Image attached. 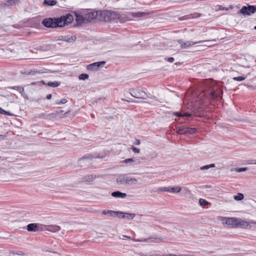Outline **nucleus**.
Listing matches in <instances>:
<instances>
[{
    "mask_svg": "<svg viewBox=\"0 0 256 256\" xmlns=\"http://www.w3.org/2000/svg\"><path fill=\"white\" fill-rule=\"evenodd\" d=\"M73 20V16L70 14H67L60 18H44L42 24L48 28H62L70 24Z\"/></svg>",
    "mask_w": 256,
    "mask_h": 256,
    "instance_id": "obj_1",
    "label": "nucleus"
},
{
    "mask_svg": "<svg viewBox=\"0 0 256 256\" xmlns=\"http://www.w3.org/2000/svg\"><path fill=\"white\" fill-rule=\"evenodd\" d=\"M99 13L105 15L110 14V12L104 11L102 14L101 11H94L92 10H82L81 12H75L76 20L80 24L82 23H87L96 18Z\"/></svg>",
    "mask_w": 256,
    "mask_h": 256,
    "instance_id": "obj_2",
    "label": "nucleus"
},
{
    "mask_svg": "<svg viewBox=\"0 0 256 256\" xmlns=\"http://www.w3.org/2000/svg\"><path fill=\"white\" fill-rule=\"evenodd\" d=\"M256 12V6L247 4L243 6L240 12L244 16H250Z\"/></svg>",
    "mask_w": 256,
    "mask_h": 256,
    "instance_id": "obj_3",
    "label": "nucleus"
},
{
    "mask_svg": "<svg viewBox=\"0 0 256 256\" xmlns=\"http://www.w3.org/2000/svg\"><path fill=\"white\" fill-rule=\"evenodd\" d=\"M130 93L132 96L136 98L146 99L148 97L144 91L140 89H132Z\"/></svg>",
    "mask_w": 256,
    "mask_h": 256,
    "instance_id": "obj_4",
    "label": "nucleus"
},
{
    "mask_svg": "<svg viewBox=\"0 0 256 256\" xmlns=\"http://www.w3.org/2000/svg\"><path fill=\"white\" fill-rule=\"evenodd\" d=\"M128 16L132 17L136 20H141L148 18L150 16V14L145 12H131L129 14Z\"/></svg>",
    "mask_w": 256,
    "mask_h": 256,
    "instance_id": "obj_5",
    "label": "nucleus"
},
{
    "mask_svg": "<svg viewBox=\"0 0 256 256\" xmlns=\"http://www.w3.org/2000/svg\"><path fill=\"white\" fill-rule=\"evenodd\" d=\"M203 42H204V40H200L198 42H193L192 40L184 42L182 40H178V42L179 44H180V48L182 49L186 48L196 44H201Z\"/></svg>",
    "mask_w": 256,
    "mask_h": 256,
    "instance_id": "obj_6",
    "label": "nucleus"
},
{
    "mask_svg": "<svg viewBox=\"0 0 256 256\" xmlns=\"http://www.w3.org/2000/svg\"><path fill=\"white\" fill-rule=\"evenodd\" d=\"M123 237L126 238L128 239L132 240L134 242H159L160 241V238H154L152 237H150L148 238H142V239H133L130 236L124 235Z\"/></svg>",
    "mask_w": 256,
    "mask_h": 256,
    "instance_id": "obj_7",
    "label": "nucleus"
},
{
    "mask_svg": "<svg viewBox=\"0 0 256 256\" xmlns=\"http://www.w3.org/2000/svg\"><path fill=\"white\" fill-rule=\"evenodd\" d=\"M105 64L106 62L104 61L94 62L88 64L87 66V68L90 70H98L100 67L103 66Z\"/></svg>",
    "mask_w": 256,
    "mask_h": 256,
    "instance_id": "obj_8",
    "label": "nucleus"
},
{
    "mask_svg": "<svg viewBox=\"0 0 256 256\" xmlns=\"http://www.w3.org/2000/svg\"><path fill=\"white\" fill-rule=\"evenodd\" d=\"M224 223L232 227H238V218H228L224 220Z\"/></svg>",
    "mask_w": 256,
    "mask_h": 256,
    "instance_id": "obj_9",
    "label": "nucleus"
},
{
    "mask_svg": "<svg viewBox=\"0 0 256 256\" xmlns=\"http://www.w3.org/2000/svg\"><path fill=\"white\" fill-rule=\"evenodd\" d=\"M45 230L49 232H58L60 230V227L57 225H48L44 226V228H42V230Z\"/></svg>",
    "mask_w": 256,
    "mask_h": 256,
    "instance_id": "obj_10",
    "label": "nucleus"
},
{
    "mask_svg": "<svg viewBox=\"0 0 256 256\" xmlns=\"http://www.w3.org/2000/svg\"><path fill=\"white\" fill-rule=\"evenodd\" d=\"M112 196L116 198H124L126 197V194L117 190L111 194Z\"/></svg>",
    "mask_w": 256,
    "mask_h": 256,
    "instance_id": "obj_11",
    "label": "nucleus"
},
{
    "mask_svg": "<svg viewBox=\"0 0 256 256\" xmlns=\"http://www.w3.org/2000/svg\"><path fill=\"white\" fill-rule=\"evenodd\" d=\"M27 230L28 232H36L39 230L38 224L36 223H32L27 226Z\"/></svg>",
    "mask_w": 256,
    "mask_h": 256,
    "instance_id": "obj_12",
    "label": "nucleus"
},
{
    "mask_svg": "<svg viewBox=\"0 0 256 256\" xmlns=\"http://www.w3.org/2000/svg\"><path fill=\"white\" fill-rule=\"evenodd\" d=\"M126 184L135 185L138 183V180L134 177L126 176Z\"/></svg>",
    "mask_w": 256,
    "mask_h": 256,
    "instance_id": "obj_13",
    "label": "nucleus"
},
{
    "mask_svg": "<svg viewBox=\"0 0 256 256\" xmlns=\"http://www.w3.org/2000/svg\"><path fill=\"white\" fill-rule=\"evenodd\" d=\"M102 214L104 215H108L112 217H116L118 215V212L112 210H102Z\"/></svg>",
    "mask_w": 256,
    "mask_h": 256,
    "instance_id": "obj_14",
    "label": "nucleus"
},
{
    "mask_svg": "<svg viewBox=\"0 0 256 256\" xmlns=\"http://www.w3.org/2000/svg\"><path fill=\"white\" fill-rule=\"evenodd\" d=\"M126 176L120 175L117 178L116 181L118 184H126Z\"/></svg>",
    "mask_w": 256,
    "mask_h": 256,
    "instance_id": "obj_15",
    "label": "nucleus"
},
{
    "mask_svg": "<svg viewBox=\"0 0 256 256\" xmlns=\"http://www.w3.org/2000/svg\"><path fill=\"white\" fill-rule=\"evenodd\" d=\"M96 177V176L92 174L88 175V176H86L82 178L81 182H90L93 181L95 179Z\"/></svg>",
    "mask_w": 256,
    "mask_h": 256,
    "instance_id": "obj_16",
    "label": "nucleus"
},
{
    "mask_svg": "<svg viewBox=\"0 0 256 256\" xmlns=\"http://www.w3.org/2000/svg\"><path fill=\"white\" fill-rule=\"evenodd\" d=\"M249 226V223L244 220L238 218V227L246 228Z\"/></svg>",
    "mask_w": 256,
    "mask_h": 256,
    "instance_id": "obj_17",
    "label": "nucleus"
},
{
    "mask_svg": "<svg viewBox=\"0 0 256 256\" xmlns=\"http://www.w3.org/2000/svg\"><path fill=\"white\" fill-rule=\"evenodd\" d=\"M9 89H13L18 90L22 96H23V93L24 92V88L20 86H10L8 87Z\"/></svg>",
    "mask_w": 256,
    "mask_h": 256,
    "instance_id": "obj_18",
    "label": "nucleus"
},
{
    "mask_svg": "<svg viewBox=\"0 0 256 256\" xmlns=\"http://www.w3.org/2000/svg\"><path fill=\"white\" fill-rule=\"evenodd\" d=\"M210 96L212 98L215 99L220 96L221 92L219 90L218 92L212 91L210 92Z\"/></svg>",
    "mask_w": 256,
    "mask_h": 256,
    "instance_id": "obj_19",
    "label": "nucleus"
},
{
    "mask_svg": "<svg viewBox=\"0 0 256 256\" xmlns=\"http://www.w3.org/2000/svg\"><path fill=\"white\" fill-rule=\"evenodd\" d=\"M48 86L56 88L60 86V82H58V81H54V82H50L46 84Z\"/></svg>",
    "mask_w": 256,
    "mask_h": 256,
    "instance_id": "obj_20",
    "label": "nucleus"
},
{
    "mask_svg": "<svg viewBox=\"0 0 256 256\" xmlns=\"http://www.w3.org/2000/svg\"><path fill=\"white\" fill-rule=\"evenodd\" d=\"M215 166V164H212L208 165H206L202 166H201L200 169L202 170H207L210 168H214Z\"/></svg>",
    "mask_w": 256,
    "mask_h": 256,
    "instance_id": "obj_21",
    "label": "nucleus"
},
{
    "mask_svg": "<svg viewBox=\"0 0 256 256\" xmlns=\"http://www.w3.org/2000/svg\"><path fill=\"white\" fill-rule=\"evenodd\" d=\"M186 134H193L196 132V130L194 128H186Z\"/></svg>",
    "mask_w": 256,
    "mask_h": 256,
    "instance_id": "obj_22",
    "label": "nucleus"
},
{
    "mask_svg": "<svg viewBox=\"0 0 256 256\" xmlns=\"http://www.w3.org/2000/svg\"><path fill=\"white\" fill-rule=\"evenodd\" d=\"M57 1H44V6H52L56 4Z\"/></svg>",
    "mask_w": 256,
    "mask_h": 256,
    "instance_id": "obj_23",
    "label": "nucleus"
},
{
    "mask_svg": "<svg viewBox=\"0 0 256 256\" xmlns=\"http://www.w3.org/2000/svg\"><path fill=\"white\" fill-rule=\"evenodd\" d=\"M181 188L180 186H175V187H172V188H170V192H178L180 191L181 190Z\"/></svg>",
    "mask_w": 256,
    "mask_h": 256,
    "instance_id": "obj_24",
    "label": "nucleus"
},
{
    "mask_svg": "<svg viewBox=\"0 0 256 256\" xmlns=\"http://www.w3.org/2000/svg\"><path fill=\"white\" fill-rule=\"evenodd\" d=\"M244 198L243 194L241 193H238L237 195L234 196V199L236 200H240Z\"/></svg>",
    "mask_w": 256,
    "mask_h": 256,
    "instance_id": "obj_25",
    "label": "nucleus"
},
{
    "mask_svg": "<svg viewBox=\"0 0 256 256\" xmlns=\"http://www.w3.org/2000/svg\"><path fill=\"white\" fill-rule=\"evenodd\" d=\"M178 132L180 134H186V127H180L178 128Z\"/></svg>",
    "mask_w": 256,
    "mask_h": 256,
    "instance_id": "obj_26",
    "label": "nucleus"
},
{
    "mask_svg": "<svg viewBox=\"0 0 256 256\" xmlns=\"http://www.w3.org/2000/svg\"><path fill=\"white\" fill-rule=\"evenodd\" d=\"M66 38H64V41L67 42H74L76 40V36H66Z\"/></svg>",
    "mask_w": 256,
    "mask_h": 256,
    "instance_id": "obj_27",
    "label": "nucleus"
},
{
    "mask_svg": "<svg viewBox=\"0 0 256 256\" xmlns=\"http://www.w3.org/2000/svg\"><path fill=\"white\" fill-rule=\"evenodd\" d=\"M13 4H15V1L8 0V1H6V2H4V3L2 4L1 6H10L12 5Z\"/></svg>",
    "mask_w": 256,
    "mask_h": 256,
    "instance_id": "obj_28",
    "label": "nucleus"
},
{
    "mask_svg": "<svg viewBox=\"0 0 256 256\" xmlns=\"http://www.w3.org/2000/svg\"><path fill=\"white\" fill-rule=\"evenodd\" d=\"M126 212H118V215H116V217L122 218H126Z\"/></svg>",
    "mask_w": 256,
    "mask_h": 256,
    "instance_id": "obj_29",
    "label": "nucleus"
},
{
    "mask_svg": "<svg viewBox=\"0 0 256 256\" xmlns=\"http://www.w3.org/2000/svg\"><path fill=\"white\" fill-rule=\"evenodd\" d=\"M199 203L201 206H205L208 204V202L203 198H200L199 200Z\"/></svg>",
    "mask_w": 256,
    "mask_h": 256,
    "instance_id": "obj_30",
    "label": "nucleus"
},
{
    "mask_svg": "<svg viewBox=\"0 0 256 256\" xmlns=\"http://www.w3.org/2000/svg\"><path fill=\"white\" fill-rule=\"evenodd\" d=\"M88 75L86 74H82L79 76V79L80 80H85L88 78Z\"/></svg>",
    "mask_w": 256,
    "mask_h": 256,
    "instance_id": "obj_31",
    "label": "nucleus"
},
{
    "mask_svg": "<svg viewBox=\"0 0 256 256\" xmlns=\"http://www.w3.org/2000/svg\"><path fill=\"white\" fill-rule=\"evenodd\" d=\"M136 216V214L132 213H126V218L128 220H132Z\"/></svg>",
    "mask_w": 256,
    "mask_h": 256,
    "instance_id": "obj_32",
    "label": "nucleus"
},
{
    "mask_svg": "<svg viewBox=\"0 0 256 256\" xmlns=\"http://www.w3.org/2000/svg\"><path fill=\"white\" fill-rule=\"evenodd\" d=\"M234 80L241 82L246 79V77L243 76H240L237 77H234L232 78Z\"/></svg>",
    "mask_w": 256,
    "mask_h": 256,
    "instance_id": "obj_33",
    "label": "nucleus"
},
{
    "mask_svg": "<svg viewBox=\"0 0 256 256\" xmlns=\"http://www.w3.org/2000/svg\"><path fill=\"white\" fill-rule=\"evenodd\" d=\"M124 162L126 164L135 162V164H138V162L132 158L126 159L124 160Z\"/></svg>",
    "mask_w": 256,
    "mask_h": 256,
    "instance_id": "obj_34",
    "label": "nucleus"
},
{
    "mask_svg": "<svg viewBox=\"0 0 256 256\" xmlns=\"http://www.w3.org/2000/svg\"><path fill=\"white\" fill-rule=\"evenodd\" d=\"M64 112L63 110H60L59 112L58 111V112H56L50 114L49 116H51L52 118H54V117L56 116L58 114L62 112Z\"/></svg>",
    "mask_w": 256,
    "mask_h": 256,
    "instance_id": "obj_35",
    "label": "nucleus"
},
{
    "mask_svg": "<svg viewBox=\"0 0 256 256\" xmlns=\"http://www.w3.org/2000/svg\"><path fill=\"white\" fill-rule=\"evenodd\" d=\"M247 168H235V171L238 172H245Z\"/></svg>",
    "mask_w": 256,
    "mask_h": 256,
    "instance_id": "obj_36",
    "label": "nucleus"
},
{
    "mask_svg": "<svg viewBox=\"0 0 256 256\" xmlns=\"http://www.w3.org/2000/svg\"><path fill=\"white\" fill-rule=\"evenodd\" d=\"M158 190L164 191V192H170V188H166V187L160 188H158Z\"/></svg>",
    "mask_w": 256,
    "mask_h": 256,
    "instance_id": "obj_37",
    "label": "nucleus"
},
{
    "mask_svg": "<svg viewBox=\"0 0 256 256\" xmlns=\"http://www.w3.org/2000/svg\"><path fill=\"white\" fill-rule=\"evenodd\" d=\"M36 73V69H33L30 70L28 72H25L26 74H34Z\"/></svg>",
    "mask_w": 256,
    "mask_h": 256,
    "instance_id": "obj_38",
    "label": "nucleus"
},
{
    "mask_svg": "<svg viewBox=\"0 0 256 256\" xmlns=\"http://www.w3.org/2000/svg\"><path fill=\"white\" fill-rule=\"evenodd\" d=\"M12 254H18V255H24V253L22 251H14L12 252Z\"/></svg>",
    "mask_w": 256,
    "mask_h": 256,
    "instance_id": "obj_39",
    "label": "nucleus"
},
{
    "mask_svg": "<svg viewBox=\"0 0 256 256\" xmlns=\"http://www.w3.org/2000/svg\"><path fill=\"white\" fill-rule=\"evenodd\" d=\"M131 148L134 152H136V153L140 152V149H138L136 147L133 146Z\"/></svg>",
    "mask_w": 256,
    "mask_h": 256,
    "instance_id": "obj_40",
    "label": "nucleus"
},
{
    "mask_svg": "<svg viewBox=\"0 0 256 256\" xmlns=\"http://www.w3.org/2000/svg\"><path fill=\"white\" fill-rule=\"evenodd\" d=\"M167 60L169 62H172L174 61V58L172 57H170L168 58Z\"/></svg>",
    "mask_w": 256,
    "mask_h": 256,
    "instance_id": "obj_41",
    "label": "nucleus"
},
{
    "mask_svg": "<svg viewBox=\"0 0 256 256\" xmlns=\"http://www.w3.org/2000/svg\"><path fill=\"white\" fill-rule=\"evenodd\" d=\"M45 72L43 70H36V73L40 74H44Z\"/></svg>",
    "mask_w": 256,
    "mask_h": 256,
    "instance_id": "obj_42",
    "label": "nucleus"
},
{
    "mask_svg": "<svg viewBox=\"0 0 256 256\" xmlns=\"http://www.w3.org/2000/svg\"><path fill=\"white\" fill-rule=\"evenodd\" d=\"M174 115L177 116H182V114L179 112H174Z\"/></svg>",
    "mask_w": 256,
    "mask_h": 256,
    "instance_id": "obj_43",
    "label": "nucleus"
},
{
    "mask_svg": "<svg viewBox=\"0 0 256 256\" xmlns=\"http://www.w3.org/2000/svg\"><path fill=\"white\" fill-rule=\"evenodd\" d=\"M68 102V100L66 98H62L60 100V102L62 104H66Z\"/></svg>",
    "mask_w": 256,
    "mask_h": 256,
    "instance_id": "obj_44",
    "label": "nucleus"
},
{
    "mask_svg": "<svg viewBox=\"0 0 256 256\" xmlns=\"http://www.w3.org/2000/svg\"><path fill=\"white\" fill-rule=\"evenodd\" d=\"M192 114H190L186 112L184 113V114H182V116H190Z\"/></svg>",
    "mask_w": 256,
    "mask_h": 256,
    "instance_id": "obj_45",
    "label": "nucleus"
},
{
    "mask_svg": "<svg viewBox=\"0 0 256 256\" xmlns=\"http://www.w3.org/2000/svg\"><path fill=\"white\" fill-rule=\"evenodd\" d=\"M176 256H194L193 254H180L179 255H176Z\"/></svg>",
    "mask_w": 256,
    "mask_h": 256,
    "instance_id": "obj_46",
    "label": "nucleus"
},
{
    "mask_svg": "<svg viewBox=\"0 0 256 256\" xmlns=\"http://www.w3.org/2000/svg\"><path fill=\"white\" fill-rule=\"evenodd\" d=\"M140 144V142L139 140H136L134 143V144H136V145H139Z\"/></svg>",
    "mask_w": 256,
    "mask_h": 256,
    "instance_id": "obj_47",
    "label": "nucleus"
},
{
    "mask_svg": "<svg viewBox=\"0 0 256 256\" xmlns=\"http://www.w3.org/2000/svg\"><path fill=\"white\" fill-rule=\"evenodd\" d=\"M52 97V94H48L47 96H46V98L48 100H50Z\"/></svg>",
    "mask_w": 256,
    "mask_h": 256,
    "instance_id": "obj_48",
    "label": "nucleus"
},
{
    "mask_svg": "<svg viewBox=\"0 0 256 256\" xmlns=\"http://www.w3.org/2000/svg\"><path fill=\"white\" fill-rule=\"evenodd\" d=\"M138 8V6L136 5V4L135 3L134 5L133 4H132V6L130 8Z\"/></svg>",
    "mask_w": 256,
    "mask_h": 256,
    "instance_id": "obj_49",
    "label": "nucleus"
},
{
    "mask_svg": "<svg viewBox=\"0 0 256 256\" xmlns=\"http://www.w3.org/2000/svg\"><path fill=\"white\" fill-rule=\"evenodd\" d=\"M2 114H6V115H7V116H11L12 114L10 113V112H6L5 111V112H4V113H3Z\"/></svg>",
    "mask_w": 256,
    "mask_h": 256,
    "instance_id": "obj_50",
    "label": "nucleus"
},
{
    "mask_svg": "<svg viewBox=\"0 0 256 256\" xmlns=\"http://www.w3.org/2000/svg\"><path fill=\"white\" fill-rule=\"evenodd\" d=\"M4 112H5V110H4L2 108H0V114H2L3 113H4Z\"/></svg>",
    "mask_w": 256,
    "mask_h": 256,
    "instance_id": "obj_51",
    "label": "nucleus"
},
{
    "mask_svg": "<svg viewBox=\"0 0 256 256\" xmlns=\"http://www.w3.org/2000/svg\"><path fill=\"white\" fill-rule=\"evenodd\" d=\"M56 104H62V103L60 102V100H57L55 102Z\"/></svg>",
    "mask_w": 256,
    "mask_h": 256,
    "instance_id": "obj_52",
    "label": "nucleus"
},
{
    "mask_svg": "<svg viewBox=\"0 0 256 256\" xmlns=\"http://www.w3.org/2000/svg\"><path fill=\"white\" fill-rule=\"evenodd\" d=\"M64 38H66V36H62V38L60 40L64 41V39H65Z\"/></svg>",
    "mask_w": 256,
    "mask_h": 256,
    "instance_id": "obj_53",
    "label": "nucleus"
},
{
    "mask_svg": "<svg viewBox=\"0 0 256 256\" xmlns=\"http://www.w3.org/2000/svg\"><path fill=\"white\" fill-rule=\"evenodd\" d=\"M38 82L41 83V84H46V82H44V80H41V81L39 82Z\"/></svg>",
    "mask_w": 256,
    "mask_h": 256,
    "instance_id": "obj_54",
    "label": "nucleus"
},
{
    "mask_svg": "<svg viewBox=\"0 0 256 256\" xmlns=\"http://www.w3.org/2000/svg\"><path fill=\"white\" fill-rule=\"evenodd\" d=\"M168 256H176V254H168Z\"/></svg>",
    "mask_w": 256,
    "mask_h": 256,
    "instance_id": "obj_55",
    "label": "nucleus"
},
{
    "mask_svg": "<svg viewBox=\"0 0 256 256\" xmlns=\"http://www.w3.org/2000/svg\"><path fill=\"white\" fill-rule=\"evenodd\" d=\"M86 158V156L82 158L81 160H80V162L84 161Z\"/></svg>",
    "mask_w": 256,
    "mask_h": 256,
    "instance_id": "obj_56",
    "label": "nucleus"
},
{
    "mask_svg": "<svg viewBox=\"0 0 256 256\" xmlns=\"http://www.w3.org/2000/svg\"><path fill=\"white\" fill-rule=\"evenodd\" d=\"M87 158H90V159H91V158H92V156H87Z\"/></svg>",
    "mask_w": 256,
    "mask_h": 256,
    "instance_id": "obj_57",
    "label": "nucleus"
},
{
    "mask_svg": "<svg viewBox=\"0 0 256 256\" xmlns=\"http://www.w3.org/2000/svg\"><path fill=\"white\" fill-rule=\"evenodd\" d=\"M36 83H38V82H32V84H32V85H35Z\"/></svg>",
    "mask_w": 256,
    "mask_h": 256,
    "instance_id": "obj_58",
    "label": "nucleus"
},
{
    "mask_svg": "<svg viewBox=\"0 0 256 256\" xmlns=\"http://www.w3.org/2000/svg\"><path fill=\"white\" fill-rule=\"evenodd\" d=\"M153 256H162V255L159 254H156L154 255Z\"/></svg>",
    "mask_w": 256,
    "mask_h": 256,
    "instance_id": "obj_59",
    "label": "nucleus"
},
{
    "mask_svg": "<svg viewBox=\"0 0 256 256\" xmlns=\"http://www.w3.org/2000/svg\"><path fill=\"white\" fill-rule=\"evenodd\" d=\"M95 158H102V156H100L99 155H98L96 156H95Z\"/></svg>",
    "mask_w": 256,
    "mask_h": 256,
    "instance_id": "obj_60",
    "label": "nucleus"
},
{
    "mask_svg": "<svg viewBox=\"0 0 256 256\" xmlns=\"http://www.w3.org/2000/svg\"><path fill=\"white\" fill-rule=\"evenodd\" d=\"M204 186V187H206V188H210V186Z\"/></svg>",
    "mask_w": 256,
    "mask_h": 256,
    "instance_id": "obj_61",
    "label": "nucleus"
},
{
    "mask_svg": "<svg viewBox=\"0 0 256 256\" xmlns=\"http://www.w3.org/2000/svg\"><path fill=\"white\" fill-rule=\"evenodd\" d=\"M220 9L222 10H224V8H222V6H220Z\"/></svg>",
    "mask_w": 256,
    "mask_h": 256,
    "instance_id": "obj_62",
    "label": "nucleus"
},
{
    "mask_svg": "<svg viewBox=\"0 0 256 256\" xmlns=\"http://www.w3.org/2000/svg\"><path fill=\"white\" fill-rule=\"evenodd\" d=\"M162 256H168V254H162Z\"/></svg>",
    "mask_w": 256,
    "mask_h": 256,
    "instance_id": "obj_63",
    "label": "nucleus"
},
{
    "mask_svg": "<svg viewBox=\"0 0 256 256\" xmlns=\"http://www.w3.org/2000/svg\"><path fill=\"white\" fill-rule=\"evenodd\" d=\"M132 20V18H128V20Z\"/></svg>",
    "mask_w": 256,
    "mask_h": 256,
    "instance_id": "obj_64",
    "label": "nucleus"
}]
</instances>
